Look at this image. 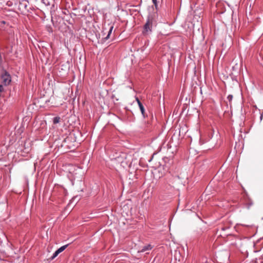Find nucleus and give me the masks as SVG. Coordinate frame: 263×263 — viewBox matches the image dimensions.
I'll list each match as a JSON object with an SVG mask.
<instances>
[{
	"instance_id": "f257e3e1",
	"label": "nucleus",
	"mask_w": 263,
	"mask_h": 263,
	"mask_svg": "<svg viewBox=\"0 0 263 263\" xmlns=\"http://www.w3.org/2000/svg\"><path fill=\"white\" fill-rule=\"evenodd\" d=\"M155 21V15L149 14L148 15L146 20V22L143 26L142 33L144 35L148 34L151 33L152 31V27L153 23Z\"/></svg>"
},
{
	"instance_id": "f03ea898",
	"label": "nucleus",
	"mask_w": 263,
	"mask_h": 263,
	"mask_svg": "<svg viewBox=\"0 0 263 263\" xmlns=\"http://www.w3.org/2000/svg\"><path fill=\"white\" fill-rule=\"evenodd\" d=\"M206 229L205 223L202 221L200 223L198 224L196 229L194 231V235L196 237L200 236Z\"/></svg>"
},
{
	"instance_id": "7ed1b4c3",
	"label": "nucleus",
	"mask_w": 263,
	"mask_h": 263,
	"mask_svg": "<svg viewBox=\"0 0 263 263\" xmlns=\"http://www.w3.org/2000/svg\"><path fill=\"white\" fill-rule=\"evenodd\" d=\"M1 78L3 84L5 86L8 85L11 82L10 75L6 71L2 74Z\"/></svg>"
},
{
	"instance_id": "20e7f679",
	"label": "nucleus",
	"mask_w": 263,
	"mask_h": 263,
	"mask_svg": "<svg viewBox=\"0 0 263 263\" xmlns=\"http://www.w3.org/2000/svg\"><path fill=\"white\" fill-rule=\"evenodd\" d=\"M68 244H67L66 245L63 246L60 248H59L58 250H57L53 255L49 258V259L50 260H53L60 253L62 252L63 251H64L68 246Z\"/></svg>"
},
{
	"instance_id": "39448f33",
	"label": "nucleus",
	"mask_w": 263,
	"mask_h": 263,
	"mask_svg": "<svg viewBox=\"0 0 263 263\" xmlns=\"http://www.w3.org/2000/svg\"><path fill=\"white\" fill-rule=\"evenodd\" d=\"M28 2L26 1H23L19 4V8L20 9H25L27 10V7H28Z\"/></svg>"
},
{
	"instance_id": "423d86ee",
	"label": "nucleus",
	"mask_w": 263,
	"mask_h": 263,
	"mask_svg": "<svg viewBox=\"0 0 263 263\" xmlns=\"http://www.w3.org/2000/svg\"><path fill=\"white\" fill-rule=\"evenodd\" d=\"M30 145V144L29 142H24V148L23 150L25 153H28L29 152L31 149Z\"/></svg>"
},
{
	"instance_id": "0eeeda50",
	"label": "nucleus",
	"mask_w": 263,
	"mask_h": 263,
	"mask_svg": "<svg viewBox=\"0 0 263 263\" xmlns=\"http://www.w3.org/2000/svg\"><path fill=\"white\" fill-rule=\"evenodd\" d=\"M153 247L151 245H147L142 247V248L139 251V252H144L147 251H149L152 249Z\"/></svg>"
},
{
	"instance_id": "6e6552de",
	"label": "nucleus",
	"mask_w": 263,
	"mask_h": 263,
	"mask_svg": "<svg viewBox=\"0 0 263 263\" xmlns=\"http://www.w3.org/2000/svg\"><path fill=\"white\" fill-rule=\"evenodd\" d=\"M138 106L139 107V108L140 109L141 114L143 115V117L144 118H145V109H144V106L143 105L142 103H140L139 105H138Z\"/></svg>"
},
{
	"instance_id": "1a4fd4ad",
	"label": "nucleus",
	"mask_w": 263,
	"mask_h": 263,
	"mask_svg": "<svg viewBox=\"0 0 263 263\" xmlns=\"http://www.w3.org/2000/svg\"><path fill=\"white\" fill-rule=\"evenodd\" d=\"M61 118L59 116L55 117L53 118L52 121L54 124H58L60 122Z\"/></svg>"
},
{
	"instance_id": "9d476101",
	"label": "nucleus",
	"mask_w": 263,
	"mask_h": 263,
	"mask_svg": "<svg viewBox=\"0 0 263 263\" xmlns=\"http://www.w3.org/2000/svg\"><path fill=\"white\" fill-rule=\"evenodd\" d=\"M174 177L175 179L177 178V179H178L179 180H183V179H184V178H186L185 176L182 175L181 174L180 175H176Z\"/></svg>"
},
{
	"instance_id": "9b49d317",
	"label": "nucleus",
	"mask_w": 263,
	"mask_h": 263,
	"mask_svg": "<svg viewBox=\"0 0 263 263\" xmlns=\"http://www.w3.org/2000/svg\"><path fill=\"white\" fill-rule=\"evenodd\" d=\"M113 28H114V26H111L110 27L109 31L108 32V34H107V35L105 37H104V40H107L109 38L110 34L112 32V30Z\"/></svg>"
},
{
	"instance_id": "f8f14e48",
	"label": "nucleus",
	"mask_w": 263,
	"mask_h": 263,
	"mask_svg": "<svg viewBox=\"0 0 263 263\" xmlns=\"http://www.w3.org/2000/svg\"><path fill=\"white\" fill-rule=\"evenodd\" d=\"M227 99L229 100V104L231 105V102L233 99V96L232 95H228V96L227 97Z\"/></svg>"
},
{
	"instance_id": "ddd939ff",
	"label": "nucleus",
	"mask_w": 263,
	"mask_h": 263,
	"mask_svg": "<svg viewBox=\"0 0 263 263\" xmlns=\"http://www.w3.org/2000/svg\"><path fill=\"white\" fill-rule=\"evenodd\" d=\"M153 3L154 4L155 8L156 10H158V4H157V0H152Z\"/></svg>"
},
{
	"instance_id": "4468645a",
	"label": "nucleus",
	"mask_w": 263,
	"mask_h": 263,
	"mask_svg": "<svg viewBox=\"0 0 263 263\" xmlns=\"http://www.w3.org/2000/svg\"><path fill=\"white\" fill-rule=\"evenodd\" d=\"M4 90V87L3 85H0V92H2Z\"/></svg>"
},
{
	"instance_id": "2eb2a0df",
	"label": "nucleus",
	"mask_w": 263,
	"mask_h": 263,
	"mask_svg": "<svg viewBox=\"0 0 263 263\" xmlns=\"http://www.w3.org/2000/svg\"><path fill=\"white\" fill-rule=\"evenodd\" d=\"M136 101H137V102L138 105H139L140 103H141L140 102V101L139 100V99H138V98H137V97H136Z\"/></svg>"
},
{
	"instance_id": "dca6fc26",
	"label": "nucleus",
	"mask_w": 263,
	"mask_h": 263,
	"mask_svg": "<svg viewBox=\"0 0 263 263\" xmlns=\"http://www.w3.org/2000/svg\"><path fill=\"white\" fill-rule=\"evenodd\" d=\"M1 23L4 24H5V22L3 21L1 22Z\"/></svg>"
},
{
	"instance_id": "f3484780",
	"label": "nucleus",
	"mask_w": 263,
	"mask_h": 263,
	"mask_svg": "<svg viewBox=\"0 0 263 263\" xmlns=\"http://www.w3.org/2000/svg\"><path fill=\"white\" fill-rule=\"evenodd\" d=\"M262 115H261L260 116V120H262Z\"/></svg>"
},
{
	"instance_id": "a211bd4d",
	"label": "nucleus",
	"mask_w": 263,
	"mask_h": 263,
	"mask_svg": "<svg viewBox=\"0 0 263 263\" xmlns=\"http://www.w3.org/2000/svg\"><path fill=\"white\" fill-rule=\"evenodd\" d=\"M46 5H49V3H48V4H46Z\"/></svg>"
}]
</instances>
